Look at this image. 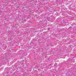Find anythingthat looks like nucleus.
Wrapping results in <instances>:
<instances>
[{
	"label": "nucleus",
	"instance_id": "1",
	"mask_svg": "<svg viewBox=\"0 0 76 76\" xmlns=\"http://www.w3.org/2000/svg\"><path fill=\"white\" fill-rule=\"evenodd\" d=\"M49 29H50L49 28H48V30H49Z\"/></svg>",
	"mask_w": 76,
	"mask_h": 76
},
{
	"label": "nucleus",
	"instance_id": "2",
	"mask_svg": "<svg viewBox=\"0 0 76 76\" xmlns=\"http://www.w3.org/2000/svg\"><path fill=\"white\" fill-rule=\"evenodd\" d=\"M19 7H18V8Z\"/></svg>",
	"mask_w": 76,
	"mask_h": 76
}]
</instances>
